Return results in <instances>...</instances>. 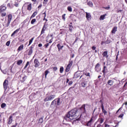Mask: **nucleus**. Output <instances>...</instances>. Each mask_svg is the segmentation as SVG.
<instances>
[{"label": "nucleus", "instance_id": "20", "mask_svg": "<svg viewBox=\"0 0 127 127\" xmlns=\"http://www.w3.org/2000/svg\"><path fill=\"white\" fill-rule=\"evenodd\" d=\"M103 57L105 58H109V56L108 55V51H104L102 54Z\"/></svg>", "mask_w": 127, "mask_h": 127}, {"label": "nucleus", "instance_id": "26", "mask_svg": "<svg viewBox=\"0 0 127 127\" xmlns=\"http://www.w3.org/2000/svg\"><path fill=\"white\" fill-rule=\"evenodd\" d=\"M107 15V13L104 14V15H101L99 18L100 20H104L105 18H106V16Z\"/></svg>", "mask_w": 127, "mask_h": 127}, {"label": "nucleus", "instance_id": "46", "mask_svg": "<svg viewBox=\"0 0 127 127\" xmlns=\"http://www.w3.org/2000/svg\"><path fill=\"white\" fill-rule=\"evenodd\" d=\"M46 35L45 34H43L42 35V36H41V38H42V39H44V38H45L46 37Z\"/></svg>", "mask_w": 127, "mask_h": 127}, {"label": "nucleus", "instance_id": "37", "mask_svg": "<svg viewBox=\"0 0 127 127\" xmlns=\"http://www.w3.org/2000/svg\"><path fill=\"white\" fill-rule=\"evenodd\" d=\"M69 30L70 32H72L73 30V26L69 25Z\"/></svg>", "mask_w": 127, "mask_h": 127}, {"label": "nucleus", "instance_id": "27", "mask_svg": "<svg viewBox=\"0 0 127 127\" xmlns=\"http://www.w3.org/2000/svg\"><path fill=\"white\" fill-rule=\"evenodd\" d=\"M37 15V10H36V11L32 14V15L31 16V17H30V19H31V18H33L34 17H35V16H36Z\"/></svg>", "mask_w": 127, "mask_h": 127}, {"label": "nucleus", "instance_id": "22", "mask_svg": "<svg viewBox=\"0 0 127 127\" xmlns=\"http://www.w3.org/2000/svg\"><path fill=\"white\" fill-rule=\"evenodd\" d=\"M86 17L87 20H91V14H90V13L86 12Z\"/></svg>", "mask_w": 127, "mask_h": 127}, {"label": "nucleus", "instance_id": "60", "mask_svg": "<svg viewBox=\"0 0 127 127\" xmlns=\"http://www.w3.org/2000/svg\"><path fill=\"white\" fill-rule=\"evenodd\" d=\"M43 20H45L46 22H47V21H48V20L46 19V18H44Z\"/></svg>", "mask_w": 127, "mask_h": 127}, {"label": "nucleus", "instance_id": "6", "mask_svg": "<svg viewBox=\"0 0 127 127\" xmlns=\"http://www.w3.org/2000/svg\"><path fill=\"white\" fill-rule=\"evenodd\" d=\"M87 105L83 104L79 109V112L80 113V116H82V114L86 113V108H85Z\"/></svg>", "mask_w": 127, "mask_h": 127}, {"label": "nucleus", "instance_id": "24", "mask_svg": "<svg viewBox=\"0 0 127 127\" xmlns=\"http://www.w3.org/2000/svg\"><path fill=\"white\" fill-rule=\"evenodd\" d=\"M27 10H28L29 11H30V10H31V9H32V4L31 3H30L29 4H28L27 6Z\"/></svg>", "mask_w": 127, "mask_h": 127}, {"label": "nucleus", "instance_id": "3", "mask_svg": "<svg viewBox=\"0 0 127 127\" xmlns=\"http://www.w3.org/2000/svg\"><path fill=\"white\" fill-rule=\"evenodd\" d=\"M47 27H48L47 24L46 22H45L44 23V25L42 28L40 35L38 37H40V36H41L42 34H44V33H45V31H46V29H47Z\"/></svg>", "mask_w": 127, "mask_h": 127}, {"label": "nucleus", "instance_id": "59", "mask_svg": "<svg viewBox=\"0 0 127 127\" xmlns=\"http://www.w3.org/2000/svg\"><path fill=\"white\" fill-rule=\"evenodd\" d=\"M96 47H95V46H93L92 47V50H96Z\"/></svg>", "mask_w": 127, "mask_h": 127}, {"label": "nucleus", "instance_id": "39", "mask_svg": "<svg viewBox=\"0 0 127 127\" xmlns=\"http://www.w3.org/2000/svg\"><path fill=\"white\" fill-rule=\"evenodd\" d=\"M35 22H36V19L35 18L32 19L31 21V24H34Z\"/></svg>", "mask_w": 127, "mask_h": 127}, {"label": "nucleus", "instance_id": "31", "mask_svg": "<svg viewBox=\"0 0 127 127\" xmlns=\"http://www.w3.org/2000/svg\"><path fill=\"white\" fill-rule=\"evenodd\" d=\"M81 86L82 87V88H86L87 86V83H86L85 82H82L81 83Z\"/></svg>", "mask_w": 127, "mask_h": 127}, {"label": "nucleus", "instance_id": "40", "mask_svg": "<svg viewBox=\"0 0 127 127\" xmlns=\"http://www.w3.org/2000/svg\"><path fill=\"white\" fill-rule=\"evenodd\" d=\"M6 107V104L5 103H2L1 104V109H3V108H5Z\"/></svg>", "mask_w": 127, "mask_h": 127}, {"label": "nucleus", "instance_id": "43", "mask_svg": "<svg viewBox=\"0 0 127 127\" xmlns=\"http://www.w3.org/2000/svg\"><path fill=\"white\" fill-rule=\"evenodd\" d=\"M47 2H48V0H44L43 3L44 5H45L46 4H47Z\"/></svg>", "mask_w": 127, "mask_h": 127}, {"label": "nucleus", "instance_id": "30", "mask_svg": "<svg viewBox=\"0 0 127 127\" xmlns=\"http://www.w3.org/2000/svg\"><path fill=\"white\" fill-rule=\"evenodd\" d=\"M23 45H21L17 49V51H21L23 49Z\"/></svg>", "mask_w": 127, "mask_h": 127}, {"label": "nucleus", "instance_id": "29", "mask_svg": "<svg viewBox=\"0 0 127 127\" xmlns=\"http://www.w3.org/2000/svg\"><path fill=\"white\" fill-rule=\"evenodd\" d=\"M27 76L25 75L24 77H23L21 79H20V82L21 83H24L25 82V80H26Z\"/></svg>", "mask_w": 127, "mask_h": 127}, {"label": "nucleus", "instance_id": "23", "mask_svg": "<svg viewBox=\"0 0 127 127\" xmlns=\"http://www.w3.org/2000/svg\"><path fill=\"white\" fill-rule=\"evenodd\" d=\"M49 73H50V71H49V69H47L45 71L44 75L45 79L47 78V75L48 74H49Z\"/></svg>", "mask_w": 127, "mask_h": 127}, {"label": "nucleus", "instance_id": "4", "mask_svg": "<svg viewBox=\"0 0 127 127\" xmlns=\"http://www.w3.org/2000/svg\"><path fill=\"white\" fill-rule=\"evenodd\" d=\"M56 97V95L51 94V95L47 97L46 98L44 99V101L45 102H48L49 101H52L53 100H54L55 99V97Z\"/></svg>", "mask_w": 127, "mask_h": 127}, {"label": "nucleus", "instance_id": "54", "mask_svg": "<svg viewBox=\"0 0 127 127\" xmlns=\"http://www.w3.org/2000/svg\"><path fill=\"white\" fill-rule=\"evenodd\" d=\"M14 5L16 6V7H17V6H18V3L17 2H15Z\"/></svg>", "mask_w": 127, "mask_h": 127}, {"label": "nucleus", "instance_id": "34", "mask_svg": "<svg viewBox=\"0 0 127 127\" xmlns=\"http://www.w3.org/2000/svg\"><path fill=\"white\" fill-rule=\"evenodd\" d=\"M87 4H88V5H89V6H90V7H92V6H93V2H91V1H89L87 2Z\"/></svg>", "mask_w": 127, "mask_h": 127}, {"label": "nucleus", "instance_id": "13", "mask_svg": "<svg viewBox=\"0 0 127 127\" xmlns=\"http://www.w3.org/2000/svg\"><path fill=\"white\" fill-rule=\"evenodd\" d=\"M3 85L4 89L6 90V89H7V86H8V80L5 79L3 83Z\"/></svg>", "mask_w": 127, "mask_h": 127}, {"label": "nucleus", "instance_id": "51", "mask_svg": "<svg viewBox=\"0 0 127 127\" xmlns=\"http://www.w3.org/2000/svg\"><path fill=\"white\" fill-rule=\"evenodd\" d=\"M123 117H124V114H121L119 116L118 118H120L121 119H122Z\"/></svg>", "mask_w": 127, "mask_h": 127}, {"label": "nucleus", "instance_id": "52", "mask_svg": "<svg viewBox=\"0 0 127 127\" xmlns=\"http://www.w3.org/2000/svg\"><path fill=\"white\" fill-rule=\"evenodd\" d=\"M72 84H73V81H70L68 82V85H69V86H71V85H72Z\"/></svg>", "mask_w": 127, "mask_h": 127}, {"label": "nucleus", "instance_id": "33", "mask_svg": "<svg viewBox=\"0 0 127 127\" xmlns=\"http://www.w3.org/2000/svg\"><path fill=\"white\" fill-rule=\"evenodd\" d=\"M33 40H34V37L32 38L29 42V45H28V46H29V45H31V43H32Z\"/></svg>", "mask_w": 127, "mask_h": 127}, {"label": "nucleus", "instance_id": "48", "mask_svg": "<svg viewBox=\"0 0 127 127\" xmlns=\"http://www.w3.org/2000/svg\"><path fill=\"white\" fill-rule=\"evenodd\" d=\"M10 44V41H8L6 43V46H8Z\"/></svg>", "mask_w": 127, "mask_h": 127}, {"label": "nucleus", "instance_id": "16", "mask_svg": "<svg viewBox=\"0 0 127 127\" xmlns=\"http://www.w3.org/2000/svg\"><path fill=\"white\" fill-rule=\"evenodd\" d=\"M107 84L110 87L114 86V84H115V81L113 80H109L107 82Z\"/></svg>", "mask_w": 127, "mask_h": 127}, {"label": "nucleus", "instance_id": "19", "mask_svg": "<svg viewBox=\"0 0 127 127\" xmlns=\"http://www.w3.org/2000/svg\"><path fill=\"white\" fill-rule=\"evenodd\" d=\"M6 20H8L10 22H11V20H12V14H9L7 15V19H6Z\"/></svg>", "mask_w": 127, "mask_h": 127}, {"label": "nucleus", "instance_id": "12", "mask_svg": "<svg viewBox=\"0 0 127 127\" xmlns=\"http://www.w3.org/2000/svg\"><path fill=\"white\" fill-rule=\"evenodd\" d=\"M101 107L102 110V113L104 114V116H107L108 112L106 111V110H105V108H104V103H102Z\"/></svg>", "mask_w": 127, "mask_h": 127}, {"label": "nucleus", "instance_id": "55", "mask_svg": "<svg viewBox=\"0 0 127 127\" xmlns=\"http://www.w3.org/2000/svg\"><path fill=\"white\" fill-rule=\"evenodd\" d=\"M105 43H106V44H109V43H111V42L110 41V40H107Z\"/></svg>", "mask_w": 127, "mask_h": 127}, {"label": "nucleus", "instance_id": "8", "mask_svg": "<svg viewBox=\"0 0 127 127\" xmlns=\"http://www.w3.org/2000/svg\"><path fill=\"white\" fill-rule=\"evenodd\" d=\"M10 24V22L6 20V17H5L4 22H3L2 23L3 26H4V27H8Z\"/></svg>", "mask_w": 127, "mask_h": 127}, {"label": "nucleus", "instance_id": "18", "mask_svg": "<svg viewBox=\"0 0 127 127\" xmlns=\"http://www.w3.org/2000/svg\"><path fill=\"white\" fill-rule=\"evenodd\" d=\"M57 47H58V51H61V50H62V49L64 47V45H63V44H58L57 45Z\"/></svg>", "mask_w": 127, "mask_h": 127}, {"label": "nucleus", "instance_id": "36", "mask_svg": "<svg viewBox=\"0 0 127 127\" xmlns=\"http://www.w3.org/2000/svg\"><path fill=\"white\" fill-rule=\"evenodd\" d=\"M21 64H22V60H20L17 61V64L19 65H21Z\"/></svg>", "mask_w": 127, "mask_h": 127}, {"label": "nucleus", "instance_id": "2", "mask_svg": "<svg viewBox=\"0 0 127 127\" xmlns=\"http://www.w3.org/2000/svg\"><path fill=\"white\" fill-rule=\"evenodd\" d=\"M56 106H60V98H56L54 100L50 105L51 108H55Z\"/></svg>", "mask_w": 127, "mask_h": 127}, {"label": "nucleus", "instance_id": "45", "mask_svg": "<svg viewBox=\"0 0 127 127\" xmlns=\"http://www.w3.org/2000/svg\"><path fill=\"white\" fill-rule=\"evenodd\" d=\"M28 65H29V62H27L25 66L24 67V69H26V68H27V66H28Z\"/></svg>", "mask_w": 127, "mask_h": 127}, {"label": "nucleus", "instance_id": "11", "mask_svg": "<svg viewBox=\"0 0 127 127\" xmlns=\"http://www.w3.org/2000/svg\"><path fill=\"white\" fill-rule=\"evenodd\" d=\"M96 72H100L101 71V67H100V64L97 63L95 67Z\"/></svg>", "mask_w": 127, "mask_h": 127}, {"label": "nucleus", "instance_id": "32", "mask_svg": "<svg viewBox=\"0 0 127 127\" xmlns=\"http://www.w3.org/2000/svg\"><path fill=\"white\" fill-rule=\"evenodd\" d=\"M0 14H1V16H2V17L6 16V13H5V12L0 11Z\"/></svg>", "mask_w": 127, "mask_h": 127}, {"label": "nucleus", "instance_id": "47", "mask_svg": "<svg viewBox=\"0 0 127 127\" xmlns=\"http://www.w3.org/2000/svg\"><path fill=\"white\" fill-rule=\"evenodd\" d=\"M78 40H79V38L76 37L75 38L74 42H73V44H75V43H76V42H77V41H78Z\"/></svg>", "mask_w": 127, "mask_h": 127}, {"label": "nucleus", "instance_id": "7", "mask_svg": "<svg viewBox=\"0 0 127 127\" xmlns=\"http://www.w3.org/2000/svg\"><path fill=\"white\" fill-rule=\"evenodd\" d=\"M15 113H13L11 114V115L9 117V118L8 119L7 124L8 125H11L12 124V122L13 121L12 118L13 116H15Z\"/></svg>", "mask_w": 127, "mask_h": 127}, {"label": "nucleus", "instance_id": "9", "mask_svg": "<svg viewBox=\"0 0 127 127\" xmlns=\"http://www.w3.org/2000/svg\"><path fill=\"white\" fill-rule=\"evenodd\" d=\"M34 63L35 64L34 67L35 68H37L38 67H39L40 66V63H39V61H38V59H35L34 61Z\"/></svg>", "mask_w": 127, "mask_h": 127}, {"label": "nucleus", "instance_id": "21", "mask_svg": "<svg viewBox=\"0 0 127 127\" xmlns=\"http://www.w3.org/2000/svg\"><path fill=\"white\" fill-rule=\"evenodd\" d=\"M117 30H118V27L115 26L112 29V30L111 31V33H112V34L116 33V32H117Z\"/></svg>", "mask_w": 127, "mask_h": 127}, {"label": "nucleus", "instance_id": "14", "mask_svg": "<svg viewBox=\"0 0 127 127\" xmlns=\"http://www.w3.org/2000/svg\"><path fill=\"white\" fill-rule=\"evenodd\" d=\"M104 121H105V117H104V116L101 117V116H99V118L98 120V122H99V125L103 124Z\"/></svg>", "mask_w": 127, "mask_h": 127}, {"label": "nucleus", "instance_id": "53", "mask_svg": "<svg viewBox=\"0 0 127 127\" xmlns=\"http://www.w3.org/2000/svg\"><path fill=\"white\" fill-rule=\"evenodd\" d=\"M53 69L54 71H57L58 68L57 67V66H55V67H53Z\"/></svg>", "mask_w": 127, "mask_h": 127}, {"label": "nucleus", "instance_id": "28", "mask_svg": "<svg viewBox=\"0 0 127 127\" xmlns=\"http://www.w3.org/2000/svg\"><path fill=\"white\" fill-rule=\"evenodd\" d=\"M19 30H20V28L17 29L16 30H15L11 35V36L12 37L13 36V35H14V34H15V33H17V32H18L19 31Z\"/></svg>", "mask_w": 127, "mask_h": 127}, {"label": "nucleus", "instance_id": "49", "mask_svg": "<svg viewBox=\"0 0 127 127\" xmlns=\"http://www.w3.org/2000/svg\"><path fill=\"white\" fill-rule=\"evenodd\" d=\"M104 8H105V9H107V10H109V9H110V5H108V6L107 7H104Z\"/></svg>", "mask_w": 127, "mask_h": 127}, {"label": "nucleus", "instance_id": "57", "mask_svg": "<svg viewBox=\"0 0 127 127\" xmlns=\"http://www.w3.org/2000/svg\"><path fill=\"white\" fill-rule=\"evenodd\" d=\"M17 126V123H16L15 125H12L11 126V127H16Z\"/></svg>", "mask_w": 127, "mask_h": 127}, {"label": "nucleus", "instance_id": "17", "mask_svg": "<svg viewBox=\"0 0 127 127\" xmlns=\"http://www.w3.org/2000/svg\"><path fill=\"white\" fill-rule=\"evenodd\" d=\"M102 73H103V75H105L108 73V68L107 67V66L104 65L102 70Z\"/></svg>", "mask_w": 127, "mask_h": 127}, {"label": "nucleus", "instance_id": "62", "mask_svg": "<svg viewBox=\"0 0 127 127\" xmlns=\"http://www.w3.org/2000/svg\"><path fill=\"white\" fill-rule=\"evenodd\" d=\"M96 127H102V125H101V124H98V125H97V126Z\"/></svg>", "mask_w": 127, "mask_h": 127}, {"label": "nucleus", "instance_id": "58", "mask_svg": "<svg viewBox=\"0 0 127 127\" xmlns=\"http://www.w3.org/2000/svg\"><path fill=\"white\" fill-rule=\"evenodd\" d=\"M42 7V4H41L38 6V8H41Z\"/></svg>", "mask_w": 127, "mask_h": 127}, {"label": "nucleus", "instance_id": "5", "mask_svg": "<svg viewBox=\"0 0 127 127\" xmlns=\"http://www.w3.org/2000/svg\"><path fill=\"white\" fill-rule=\"evenodd\" d=\"M72 65H73V61L70 60L69 61L68 64L65 69V72H68L69 71H70V69L71 68Z\"/></svg>", "mask_w": 127, "mask_h": 127}, {"label": "nucleus", "instance_id": "42", "mask_svg": "<svg viewBox=\"0 0 127 127\" xmlns=\"http://www.w3.org/2000/svg\"><path fill=\"white\" fill-rule=\"evenodd\" d=\"M67 10L68 11H70V12H72V7L70 6H68L67 7Z\"/></svg>", "mask_w": 127, "mask_h": 127}, {"label": "nucleus", "instance_id": "50", "mask_svg": "<svg viewBox=\"0 0 127 127\" xmlns=\"http://www.w3.org/2000/svg\"><path fill=\"white\" fill-rule=\"evenodd\" d=\"M49 45V43H47L44 45V47H45V48H47Z\"/></svg>", "mask_w": 127, "mask_h": 127}, {"label": "nucleus", "instance_id": "56", "mask_svg": "<svg viewBox=\"0 0 127 127\" xmlns=\"http://www.w3.org/2000/svg\"><path fill=\"white\" fill-rule=\"evenodd\" d=\"M123 109V105L122 106V107H121L117 112H116V114H118V113H119V112H120V110Z\"/></svg>", "mask_w": 127, "mask_h": 127}, {"label": "nucleus", "instance_id": "25", "mask_svg": "<svg viewBox=\"0 0 127 127\" xmlns=\"http://www.w3.org/2000/svg\"><path fill=\"white\" fill-rule=\"evenodd\" d=\"M5 10H6V7L4 6V5H2L0 6V11H4Z\"/></svg>", "mask_w": 127, "mask_h": 127}, {"label": "nucleus", "instance_id": "44", "mask_svg": "<svg viewBox=\"0 0 127 127\" xmlns=\"http://www.w3.org/2000/svg\"><path fill=\"white\" fill-rule=\"evenodd\" d=\"M39 123H40V124L43 123V118H41L39 120Z\"/></svg>", "mask_w": 127, "mask_h": 127}, {"label": "nucleus", "instance_id": "10", "mask_svg": "<svg viewBox=\"0 0 127 127\" xmlns=\"http://www.w3.org/2000/svg\"><path fill=\"white\" fill-rule=\"evenodd\" d=\"M95 118L94 117H92L90 121H89L86 124L87 127H91V126H92V122H95Z\"/></svg>", "mask_w": 127, "mask_h": 127}, {"label": "nucleus", "instance_id": "64", "mask_svg": "<svg viewBox=\"0 0 127 127\" xmlns=\"http://www.w3.org/2000/svg\"><path fill=\"white\" fill-rule=\"evenodd\" d=\"M7 6H8V7H10V3H7Z\"/></svg>", "mask_w": 127, "mask_h": 127}, {"label": "nucleus", "instance_id": "35", "mask_svg": "<svg viewBox=\"0 0 127 127\" xmlns=\"http://www.w3.org/2000/svg\"><path fill=\"white\" fill-rule=\"evenodd\" d=\"M64 71V67L63 66H61L60 68V73H62Z\"/></svg>", "mask_w": 127, "mask_h": 127}, {"label": "nucleus", "instance_id": "1", "mask_svg": "<svg viewBox=\"0 0 127 127\" xmlns=\"http://www.w3.org/2000/svg\"><path fill=\"white\" fill-rule=\"evenodd\" d=\"M79 115L80 114L78 112V109L74 108L68 112L66 117L67 119H69V120H74L77 119Z\"/></svg>", "mask_w": 127, "mask_h": 127}, {"label": "nucleus", "instance_id": "61", "mask_svg": "<svg viewBox=\"0 0 127 127\" xmlns=\"http://www.w3.org/2000/svg\"><path fill=\"white\" fill-rule=\"evenodd\" d=\"M38 47H42V44H39Z\"/></svg>", "mask_w": 127, "mask_h": 127}, {"label": "nucleus", "instance_id": "38", "mask_svg": "<svg viewBox=\"0 0 127 127\" xmlns=\"http://www.w3.org/2000/svg\"><path fill=\"white\" fill-rule=\"evenodd\" d=\"M83 74L85 75V76H86V77H90V72H84Z\"/></svg>", "mask_w": 127, "mask_h": 127}, {"label": "nucleus", "instance_id": "41", "mask_svg": "<svg viewBox=\"0 0 127 127\" xmlns=\"http://www.w3.org/2000/svg\"><path fill=\"white\" fill-rule=\"evenodd\" d=\"M65 16H66V14H64L62 16V19L64 20V21H65V20H66V18H65Z\"/></svg>", "mask_w": 127, "mask_h": 127}, {"label": "nucleus", "instance_id": "63", "mask_svg": "<svg viewBox=\"0 0 127 127\" xmlns=\"http://www.w3.org/2000/svg\"><path fill=\"white\" fill-rule=\"evenodd\" d=\"M105 127H110V126L108 124H105Z\"/></svg>", "mask_w": 127, "mask_h": 127}, {"label": "nucleus", "instance_id": "15", "mask_svg": "<svg viewBox=\"0 0 127 127\" xmlns=\"http://www.w3.org/2000/svg\"><path fill=\"white\" fill-rule=\"evenodd\" d=\"M30 50L29 51V52L28 53V55L29 56L32 54L33 53V48H34V47L33 46V45H32L31 47H30Z\"/></svg>", "mask_w": 127, "mask_h": 127}]
</instances>
